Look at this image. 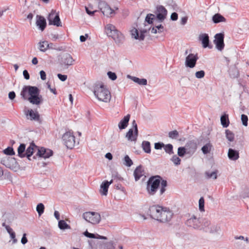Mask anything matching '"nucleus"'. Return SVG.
<instances>
[{
	"mask_svg": "<svg viewBox=\"0 0 249 249\" xmlns=\"http://www.w3.org/2000/svg\"><path fill=\"white\" fill-rule=\"evenodd\" d=\"M167 182L159 176L150 177L147 182L146 191L150 195H154L160 186V195H162L166 190Z\"/></svg>",
	"mask_w": 249,
	"mask_h": 249,
	"instance_id": "1",
	"label": "nucleus"
},
{
	"mask_svg": "<svg viewBox=\"0 0 249 249\" xmlns=\"http://www.w3.org/2000/svg\"><path fill=\"white\" fill-rule=\"evenodd\" d=\"M149 211L153 219L163 223L169 221L173 215V212L169 208L159 205L150 207Z\"/></svg>",
	"mask_w": 249,
	"mask_h": 249,
	"instance_id": "2",
	"label": "nucleus"
},
{
	"mask_svg": "<svg viewBox=\"0 0 249 249\" xmlns=\"http://www.w3.org/2000/svg\"><path fill=\"white\" fill-rule=\"evenodd\" d=\"M20 94L24 99H28L33 105H38L42 102V96L39 95V90L36 87L24 86Z\"/></svg>",
	"mask_w": 249,
	"mask_h": 249,
	"instance_id": "3",
	"label": "nucleus"
},
{
	"mask_svg": "<svg viewBox=\"0 0 249 249\" xmlns=\"http://www.w3.org/2000/svg\"><path fill=\"white\" fill-rule=\"evenodd\" d=\"M94 94L97 99L105 103L110 102L111 95L110 91L103 84H97L95 85Z\"/></svg>",
	"mask_w": 249,
	"mask_h": 249,
	"instance_id": "4",
	"label": "nucleus"
},
{
	"mask_svg": "<svg viewBox=\"0 0 249 249\" xmlns=\"http://www.w3.org/2000/svg\"><path fill=\"white\" fill-rule=\"evenodd\" d=\"M105 32L108 36L113 39L118 45L123 43L124 36L116 29L114 25L111 24H107L105 27Z\"/></svg>",
	"mask_w": 249,
	"mask_h": 249,
	"instance_id": "5",
	"label": "nucleus"
},
{
	"mask_svg": "<svg viewBox=\"0 0 249 249\" xmlns=\"http://www.w3.org/2000/svg\"><path fill=\"white\" fill-rule=\"evenodd\" d=\"M82 217L86 221L93 225L97 224L101 221L100 214L97 212H87L83 213Z\"/></svg>",
	"mask_w": 249,
	"mask_h": 249,
	"instance_id": "6",
	"label": "nucleus"
},
{
	"mask_svg": "<svg viewBox=\"0 0 249 249\" xmlns=\"http://www.w3.org/2000/svg\"><path fill=\"white\" fill-rule=\"evenodd\" d=\"M63 143L68 148L72 149L75 145V136L73 132L68 131L66 132L62 137Z\"/></svg>",
	"mask_w": 249,
	"mask_h": 249,
	"instance_id": "7",
	"label": "nucleus"
},
{
	"mask_svg": "<svg viewBox=\"0 0 249 249\" xmlns=\"http://www.w3.org/2000/svg\"><path fill=\"white\" fill-rule=\"evenodd\" d=\"M201 230L206 232L214 233L220 231V229L218 225L212 224L210 220L205 219L202 222Z\"/></svg>",
	"mask_w": 249,
	"mask_h": 249,
	"instance_id": "8",
	"label": "nucleus"
},
{
	"mask_svg": "<svg viewBox=\"0 0 249 249\" xmlns=\"http://www.w3.org/2000/svg\"><path fill=\"white\" fill-rule=\"evenodd\" d=\"M133 128L129 129L125 135V138L128 141L136 142L138 135L137 124L135 120L132 123Z\"/></svg>",
	"mask_w": 249,
	"mask_h": 249,
	"instance_id": "9",
	"label": "nucleus"
},
{
	"mask_svg": "<svg viewBox=\"0 0 249 249\" xmlns=\"http://www.w3.org/2000/svg\"><path fill=\"white\" fill-rule=\"evenodd\" d=\"M48 20L50 25H53L57 27L61 26V22L58 13L54 10H52L48 17Z\"/></svg>",
	"mask_w": 249,
	"mask_h": 249,
	"instance_id": "10",
	"label": "nucleus"
},
{
	"mask_svg": "<svg viewBox=\"0 0 249 249\" xmlns=\"http://www.w3.org/2000/svg\"><path fill=\"white\" fill-rule=\"evenodd\" d=\"M224 35L222 33L216 34L214 36V39L213 40L215 47L218 51H221L224 49L225 44L224 43Z\"/></svg>",
	"mask_w": 249,
	"mask_h": 249,
	"instance_id": "11",
	"label": "nucleus"
},
{
	"mask_svg": "<svg viewBox=\"0 0 249 249\" xmlns=\"http://www.w3.org/2000/svg\"><path fill=\"white\" fill-rule=\"evenodd\" d=\"M186 224L195 229L201 230L202 224L198 218L192 215L186 222Z\"/></svg>",
	"mask_w": 249,
	"mask_h": 249,
	"instance_id": "12",
	"label": "nucleus"
},
{
	"mask_svg": "<svg viewBox=\"0 0 249 249\" xmlns=\"http://www.w3.org/2000/svg\"><path fill=\"white\" fill-rule=\"evenodd\" d=\"M197 54L190 53L185 58V65L187 68H193L195 67L198 59Z\"/></svg>",
	"mask_w": 249,
	"mask_h": 249,
	"instance_id": "13",
	"label": "nucleus"
},
{
	"mask_svg": "<svg viewBox=\"0 0 249 249\" xmlns=\"http://www.w3.org/2000/svg\"><path fill=\"white\" fill-rule=\"evenodd\" d=\"M24 113L27 119L36 121H38L39 120L40 116L36 110L25 108L24 109Z\"/></svg>",
	"mask_w": 249,
	"mask_h": 249,
	"instance_id": "14",
	"label": "nucleus"
},
{
	"mask_svg": "<svg viewBox=\"0 0 249 249\" xmlns=\"http://www.w3.org/2000/svg\"><path fill=\"white\" fill-rule=\"evenodd\" d=\"M74 59L69 53H65L63 55L61 59V64L65 68H68L69 66L73 64Z\"/></svg>",
	"mask_w": 249,
	"mask_h": 249,
	"instance_id": "15",
	"label": "nucleus"
},
{
	"mask_svg": "<svg viewBox=\"0 0 249 249\" xmlns=\"http://www.w3.org/2000/svg\"><path fill=\"white\" fill-rule=\"evenodd\" d=\"M187 155L192 156L196 151L197 149V144L194 141H190L188 142L184 146Z\"/></svg>",
	"mask_w": 249,
	"mask_h": 249,
	"instance_id": "16",
	"label": "nucleus"
},
{
	"mask_svg": "<svg viewBox=\"0 0 249 249\" xmlns=\"http://www.w3.org/2000/svg\"><path fill=\"white\" fill-rule=\"evenodd\" d=\"M146 33L145 30L141 31L140 33L136 28H133L131 31V34L132 38L138 39L140 41L143 40L145 37L144 34Z\"/></svg>",
	"mask_w": 249,
	"mask_h": 249,
	"instance_id": "17",
	"label": "nucleus"
},
{
	"mask_svg": "<svg viewBox=\"0 0 249 249\" xmlns=\"http://www.w3.org/2000/svg\"><path fill=\"white\" fill-rule=\"evenodd\" d=\"M101 10L103 14L107 17H112L115 14L114 10L108 4L105 3L102 4Z\"/></svg>",
	"mask_w": 249,
	"mask_h": 249,
	"instance_id": "18",
	"label": "nucleus"
},
{
	"mask_svg": "<svg viewBox=\"0 0 249 249\" xmlns=\"http://www.w3.org/2000/svg\"><path fill=\"white\" fill-rule=\"evenodd\" d=\"M167 11L163 6H159L157 7V18L160 21H162L166 18Z\"/></svg>",
	"mask_w": 249,
	"mask_h": 249,
	"instance_id": "19",
	"label": "nucleus"
},
{
	"mask_svg": "<svg viewBox=\"0 0 249 249\" xmlns=\"http://www.w3.org/2000/svg\"><path fill=\"white\" fill-rule=\"evenodd\" d=\"M36 26L41 31H44L46 27V21L45 18L41 16L37 15L36 17Z\"/></svg>",
	"mask_w": 249,
	"mask_h": 249,
	"instance_id": "20",
	"label": "nucleus"
},
{
	"mask_svg": "<svg viewBox=\"0 0 249 249\" xmlns=\"http://www.w3.org/2000/svg\"><path fill=\"white\" fill-rule=\"evenodd\" d=\"M37 155L39 157L44 159L49 158L53 155V151L49 149L41 147L40 149H38Z\"/></svg>",
	"mask_w": 249,
	"mask_h": 249,
	"instance_id": "21",
	"label": "nucleus"
},
{
	"mask_svg": "<svg viewBox=\"0 0 249 249\" xmlns=\"http://www.w3.org/2000/svg\"><path fill=\"white\" fill-rule=\"evenodd\" d=\"M112 180H111L110 181L106 180L102 182V183L101 184L100 189V193L102 195H107L108 187L109 185L112 183Z\"/></svg>",
	"mask_w": 249,
	"mask_h": 249,
	"instance_id": "22",
	"label": "nucleus"
},
{
	"mask_svg": "<svg viewBox=\"0 0 249 249\" xmlns=\"http://www.w3.org/2000/svg\"><path fill=\"white\" fill-rule=\"evenodd\" d=\"M53 46V44H49L48 42L46 40L40 41L38 43V49L41 52H46L49 48H52Z\"/></svg>",
	"mask_w": 249,
	"mask_h": 249,
	"instance_id": "23",
	"label": "nucleus"
},
{
	"mask_svg": "<svg viewBox=\"0 0 249 249\" xmlns=\"http://www.w3.org/2000/svg\"><path fill=\"white\" fill-rule=\"evenodd\" d=\"M127 77L128 79L132 80L134 82L141 86H145L147 84V80L145 78L141 79L135 76H131L130 75H127Z\"/></svg>",
	"mask_w": 249,
	"mask_h": 249,
	"instance_id": "24",
	"label": "nucleus"
},
{
	"mask_svg": "<svg viewBox=\"0 0 249 249\" xmlns=\"http://www.w3.org/2000/svg\"><path fill=\"white\" fill-rule=\"evenodd\" d=\"M199 40L201 41L202 46L203 48H206L207 47H209V36L206 34H202L199 35Z\"/></svg>",
	"mask_w": 249,
	"mask_h": 249,
	"instance_id": "25",
	"label": "nucleus"
},
{
	"mask_svg": "<svg viewBox=\"0 0 249 249\" xmlns=\"http://www.w3.org/2000/svg\"><path fill=\"white\" fill-rule=\"evenodd\" d=\"M228 156L232 160H236L239 158V152L237 150L230 148L228 150Z\"/></svg>",
	"mask_w": 249,
	"mask_h": 249,
	"instance_id": "26",
	"label": "nucleus"
},
{
	"mask_svg": "<svg viewBox=\"0 0 249 249\" xmlns=\"http://www.w3.org/2000/svg\"><path fill=\"white\" fill-rule=\"evenodd\" d=\"M130 115L129 114H127L120 121L118 124V127L120 129H124L127 127L130 119Z\"/></svg>",
	"mask_w": 249,
	"mask_h": 249,
	"instance_id": "27",
	"label": "nucleus"
},
{
	"mask_svg": "<svg viewBox=\"0 0 249 249\" xmlns=\"http://www.w3.org/2000/svg\"><path fill=\"white\" fill-rule=\"evenodd\" d=\"M212 21L214 23L225 22L226 19L221 14L216 13L212 17Z\"/></svg>",
	"mask_w": 249,
	"mask_h": 249,
	"instance_id": "28",
	"label": "nucleus"
},
{
	"mask_svg": "<svg viewBox=\"0 0 249 249\" xmlns=\"http://www.w3.org/2000/svg\"><path fill=\"white\" fill-rule=\"evenodd\" d=\"M143 175V170L142 166L137 167L134 172V176L136 181L138 180Z\"/></svg>",
	"mask_w": 249,
	"mask_h": 249,
	"instance_id": "29",
	"label": "nucleus"
},
{
	"mask_svg": "<svg viewBox=\"0 0 249 249\" xmlns=\"http://www.w3.org/2000/svg\"><path fill=\"white\" fill-rule=\"evenodd\" d=\"M220 121L221 125L223 127H227L230 124L228 115L224 114V115H222L220 118Z\"/></svg>",
	"mask_w": 249,
	"mask_h": 249,
	"instance_id": "30",
	"label": "nucleus"
},
{
	"mask_svg": "<svg viewBox=\"0 0 249 249\" xmlns=\"http://www.w3.org/2000/svg\"><path fill=\"white\" fill-rule=\"evenodd\" d=\"M142 147L144 152L148 154L151 153V145L149 142L143 141L142 144Z\"/></svg>",
	"mask_w": 249,
	"mask_h": 249,
	"instance_id": "31",
	"label": "nucleus"
},
{
	"mask_svg": "<svg viewBox=\"0 0 249 249\" xmlns=\"http://www.w3.org/2000/svg\"><path fill=\"white\" fill-rule=\"evenodd\" d=\"M217 173L218 171L217 170L211 172L207 171L205 173V175L206 178L208 179L213 178V179H216L217 178Z\"/></svg>",
	"mask_w": 249,
	"mask_h": 249,
	"instance_id": "32",
	"label": "nucleus"
},
{
	"mask_svg": "<svg viewBox=\"0 0 249 249\" xmlns=\"http://www.w3.org/2000/svg\"><path fill=\"white\" fill-rule=\"evenodd\" d=\"M36 145L33 143L30 144V146L27 148L25 152V157H27L28 159L31 157L34 152V148Z\"/></svg>",
	"mask_w": 249,
	"mask_h": 249,
	"instance_id": "33",
	"label": "nucleus"
},
{
	"mask_svg": "<svg viewBox=\"0 0 249 249\" xmlns=\"http://www.w3.org/2000/svg\"><path fill=\"white\" fill-rule=\"evenodd\" d=\"M25 150V145L24 144H20L18 148V155L20 157L23 158L25 157V153H24Z\"/></svg>",
	"mask_w": 249,
	"mask_h": 249,
	"instance_id": "34",
	"label": "nucleus"
},
{
	"mask_svg": "<svg viewBox=\"0 0 249 249\" xmlns=\"http://www.w3.org/2000/svg\"><path fill=\"white\" fill-rule=\"evenodd\" d=\"M225 134L226 137L229 141L231 142L234 141V134L232 131L229 129H226L225 130Z\"/></svg>",
	"mask_w": 249,
	"mask_h": 249,
	"instance_id": "35",
	"label": "nucleus"
},
{
	"mask_svg": "<svg viewBox=\"0 0 249 249\" xmlns=\"http://www.w3.org/2000/svg\"><path fill=\"white\" fill-rule=\"evenodd\" d=\"M212 147V144L210 142H208L202 147L201 150L204 154H207L210 152Z\"/></svg>",
	"mask_w": 249,
	"mask_h": 249,
	"instance_id": "36",
	"label": "nucleus"
},
{
	"mask_svg": "<svg viewBox=\"0 0 249 249\" xmlns=\"http://www.w3.org/2000/svg\"><path fill=\"white\" fill-rule=\"evenodd\" d=\"M124 165L127 167H130L133 164V161L128 155H125L123 159Z\"/></svg>",
	"mask_w": 249,
	"mask_h": 249,
	"instance_id": "37",
	"label": "nucleus"
},
{
	"mask_svg": "<svg viewBox=\"0 0 249 249\" xmlns=\"http://www.w3.org/2000/svg\"><path fill=\"white\" fill-rule=\"evenodd\" d=\"M163 148L165 152L169 155H171L174 153L173 146L171 144H164Z\"/></svg>",
	"mask_w": 249,
	"mask_h": 249,
	"instance_id": "38",
	"label": "nucleus"
},
{
	"mask_svg": "<svg viewBox=\"0 0 249 249\" xmlns=\"http://www.w3.org/2000/svg\"><path fill=\"white\" fill-rule=\"evenodd\" d=\"M58 227L61 230L70 229L71 228L69 226L64 220H59L58 222Z\"/></svg>",
	"mask_w": 249,
	"mask_h": 249,
	"instance_id": "39",
	"label": "nucleus"
},
{
	"mask_svg": "<svg viewBox=\"0 0 249 249\" xmlns=\"http://www.w3.org/2000/svg\"><path fill=\"white\" fill-rule=\"evenodd\" d=\"M45 207L43 203H40L36 206V210L39 216L41 215L44 212Z\"/></svg>",
	"mask_w": 249,
	"mask_h": 249,
	"instance_id": "40",
	"label": "nucleus"
},
{
	"mask_svg": "<svg viewBox=\"0 0 249 249\" xmlns=\"http://www.w3.org/2000/svg\"><path fill=\"white\" fill-rule=\"evenodd\" d=\"M175 165L178 166L180 164L181 159L176 155H173L170 159Z\"/></svg>",
	"mask_w": 249,
	"mask_h": 249,
	"instance_id": "41",
	"label": "nucleus"
},
{
	"mask_svg": "<svg viewBox=\"0 0 249 249\" xmlns=\"http://www.w3.org/2000/svg\"><path fill=\"white\" fill-rule=\"evenodd\" d=\"M185 155H187V152L185 147H179L178 149V156L183 157Z\"/></svg>",
	"mask_w": 249,
	"mask_h": 249,
	"instance_id": "42",
	"label": "nucleus"
},
{
	"mask_svg": "<svg viewBox=\"0 0 249 249\" xmlns=\"http://www.w3.org/2000/svg\"><path fill=\"white\" fill-rule=\"evenodd\" d=\"M179 136L178 132L177 130L172 131L169 132L168 136L172 139H176L178 138Z\"/></svg>",
	"mask_w": 249,
	"mask_h": 249,
	"instance_id": "43",
	"label": "nucleus"
},
{
	"mask_svg": "<svg viewBox=\"0 0 249 249\" xmlns=\"http://www.w3.org/2000/svg\"><path fill=\"white\" fill-rule=\"evenodd\" d=\"M3 153L7 155H15V152L12 147H8L7 148L3 150Z\"/></svg>",
	"mask_w": 249,
	"mask_h": 249,
	"instance_id": "44",
	"label": "nucleus"
},
{
	"mask_svg": "<svg viewBox=\"0 0 249 249\" xmlns=\"http://www.w3.org/2000/svg\"><path fill=\"white\" fill-rule=\"evenodd\" d=\"M199 209L200 212H204V199L203 197L200 198L199 200Z\"/></svg>",
	"mask_w": 249,
	"mask_h": 249,
	"instance_id": "45",
	"label": "nucleus"
},
{
	"mask_svg": "<svg viewBox=\"0 0 249 249\" xmlns=\"http://www.w3.org/2000/svg\"><path fill=\"white\" fill-rule=\"evenodd\" d=\"M241 119L243 125L247 126H248V116L245 114H242L241 116Z\"/></svg>",
	"mask_w": 249,
	"mask_h": 249,
	"instance_id": "46",
	"label": "nucleus"
},
{
	"mask_svg": "<svg viewBox=\"0 0 249 249\" xmlns=\"http://www.w3.org/2000/svg\"><path fill=\"white\" fill-rule=\"evenodd\" d=\"M205 71L203 70H201L198 71H196L195 73V76L196 78L198 79H201L203 78L205 76Z\"/></svg>",
	"mask_w": 249,
	"mask_h": 249,
	"instance_id": "47",
	"label": "nucleus"
},
{
	"mask_svg": "<svg viewBox=\"0 0 249 249\" xmlns=\"http://www.w3.org/2000/svg\"><path fill=\"white\" fill-rule=\"evenodd\" d=\"M155 16L153 14H148L145 18V21L148 22L149 24L152 23V20L154 18Z\"/></svg>",
	"mask_w": 249,
	"mask_h": 249,
	"instance_id": "48",
	"label": "nucleus"
},
{
	"mask_svg": "<svg viewBox=\"0 0 249 249\" xmlns=\"http://www.w3.org/2000/svg\"><path fill=\"white\" fill-rule=\"evenodd\" d=\"M107 76L112 80H115L117 79V75L115 73L111 72V71H108L107 73Z\"/></svg>",
	"mask_w": 249,
	"mask_h": 249,
	"instance_id": "49",
	"label": "nucleus"
},
{
	"mask_svg": "<svg viewBox=\"0 0 249 249\" xmlns=\"http://www.w3.org/2000/svg\"><path fill=\"white\" fill-rule=\"evenodd\" d=\"M164 146V143L162 142H156L154 144V148L156 149H161Z\"/></svg>",
	"mask_w": 249,
	"mask_h": 249,
	"instance_id": "50",
	"label": "nucleus"
},
{
	"mask_svg": "<svg viewBox=\"0 0 249 249\" xmlns=\"http://www.w3.org/2000/svg\"><path fill=\"white\" fill-rule=\"evenodd\" d=\"M84 234L85 236L89 238H96L95 235L94 234L89 233L88 231L84 232Z\"/></svg>",
	"mask_w": 249,
	"mask_h": 249,
	"instance_id": "51",
	"label": "nucleus"
},
{
	"mask_svg": "<svg viewBox=\"0 0 249 249\" xmlns=\"http://www.w3.org/2000/svg\"><path fill=\"white\" fill-rule=\"evenodd\" d=\"M57 77L62 81H66L67 78V76L66 75H62L60 73L57 74Z\"/></svg>",
	"mask_w": 249,
	"mask_h": 249,
	"instance_id": "52",
	"label": "nucleus"
},
{
	"mask_svg": "<svg viewBox=\"0 0 249 249\" xmlns=\"http://www.w3.org/2000/svg\"><path fill=\"white\" fill-rule=\"evenodd\" d=\"M105 249H115V247L112 242L108 243L105 248Z\"/></svg>",
	"mask_w": 249,
	"mask_h": 249,
	"instance_id": "53",
	"label": "nucleus"
},
{
	"mask_svg": "<svg viewBox=\"0 0 249 249\" xmlns=\"http://www.w3.org/2000/svg\"><path fill=\"white\" fill-rule=\"evenodd\" d=\"M178 15L177 13L174 12L171 14V19L172 20H174V21L177 20L178 19Z\"/></svg>",
	"mask_w": 249,
	"mask_h": 249,
	"instance_id": "54",
	"label": "nucleus"
},
{
	"mask_svg": "<svg viewBox=\"0 0 249 249\" xmlns=\"http://www.w3.org/2000/svg\"><path fill=\"white\" fill-rule=\"evenodd\" d=\"M11 238L13 240V243L15 244L17 242V240L16 239V235L15 232L10 234Z\"/></svg>",
	"mask_w": 249,
	"mask_h": 249,
	"instance_id": "55",
	"label": "nucleus"
},
{
	"mask_svg": "<svg viewBox=\"0 0 249 249\" xmlns=\"http://www.w3.org/2000/svg\"><path fill=\"white\" fill-rule=\"evenodd\" d=\"M23 75L25 79L28 80L30 78L29 74L27 70H24L23 71Z\"/></svg>",
	"mask_w": 249,
	"mask_h": 249,
	"instance_id": "56",
	"label": "nucleus"
},
{
	"mask_svg": "<svg viewBox=\"0 0 249 249\" xmlns=\"http://www.w3.org/2000/svg\"><path fill=\"white\" fill-rule=\"evenodd\" d=\"M40 78L42 80H44L46 79V73L44 71H40Z\"/></svg>",
	"mask_w": 249,
	"mask_h": 249,
	"instance_id": "57",
	"label": "nucleus"
},
{
	"mask_svg": "<svg viewBox=\"0 0 249 249\" xmlns=\"http://www.w3.org/2000/svg\"><path fill=\"white\" fill-rule=\"evenodd\" d=\"M26 234L24 233L21 240V242L23 245L25 244L28 241L26 237Z\"/></svg>",
	"mask_w": 249,
	"mask_h": 249,
	"instance_id": "58",
	"label": "nucleus"
},
{
	"mask_svg": "<svg viewBox=\"0 0 249 249\" xmlns=\"http://www.w3.org/2000/svg\"><path fill=\"white\" fill-rule=\"evenodd\" d=\"M47 85L48 88L50 90V91L52 92H53L54 94H56V90H55V88H52L51 87L50 84L48 82L47 83Z\"/></svg>",
	"mask_w": 249,
	"mask_h": 249,
	"instance_id": "59",
	"label": "nucleus"
},
{
	"mask_svg": "<svg viewBox=\"0 0 249 249\" xmlns=\"http://www.w3.org/2000/svg\"><path fill=\"white\" fill-rule=\"evenodd\" d=\"M8 97L10 99L13 100L16 97V94L14 91H11L8 94Z\"/></svg>",
	"mask_w": 249,
	"mask_h": 249,
	"instance_id": "60",
	"label": "nucleus"
},
{
	"mask_svg": "<svg viewBox=\"0 0 249 249\" xmlns=\"http://www.w3.org/2000/svg\"><path fill=\"white\" fill-rule=\"evenodd\" d=\"M188 18L186 17H182L180 20V23L182 25H185L187 21Z\"/></svg>",
	"mask_w": 249,
	"mask_h": 249,
	"instance_id": "61",
	"label": "nucleus"
},
{
	"mask_svg": "<svg viewBox=\"0 0 249 249\" xmlns=\"http://www.w3.org/2000/svg\"><path fill=\"white\" fill-rule=\"evenodd\" d=\"M5 229H6V231L9 233V234H11V233H12L13 232H14L13 231L12 229L10 226H9L8 225H6L5 226Z\"/></svg>",
	"mask_w": 249,
	"mask_h": 249,
	"instance_id": "62",
	"label": "nucleus"
},
{
	"mask_svg": "<svg viewBox=\"0 0 249 249\" xmlns=\"http://www.w3.org/2000/svg\"><path fill=\"white\" fill-rule=\"evenodd\" d=\"M155 27L159 30L158 33H161L162 32L163 26L162 25L160 24L159 25H157Z\"/></svg>",
	"mask_w": 249,
	"mask_h": 249,
	"instance_id": "63",
	"label": "nucleus"
},
{
	"mask_svg": "<svg viewBox=\"0 0 249 249\" xmlns=\"http://www.w3.org/2000/svg\"><path fill=\"white\" fill-rule=\"evenodd\" d=\"M88 35L86 34L85 36H80V40L81 42H83L86 40L87 38L88 37Z\"/></svg>",
	"mask_w": 249,
	"mask_h": 249,
	"instance_id": "64",
	"label": "nucleus"
}]
</instances>
